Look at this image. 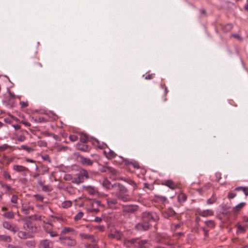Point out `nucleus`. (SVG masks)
<instances>
[{
	"label": "nucleus",
	"mask_w": 248,
	"mask_h": 248,
	"mask_svg": "<svg viewBox=\"0 0 248 248\" xmlns=\"http://www.w3.org/2000/svg\"><path fill=\"white\" fill-rule=\"evenodd\" d=\"M112 188L115 190V196L119 200L123 202H129L132 200L128 193V189L123 185L116 183L113 184Z\"/></svg>",
	"instance_id": "obj_1"
},
{
	"label": "nucleus",
	"mask_w": 248,
	"mask_h": 248,
	"mask_svg": "<svg viewBox=\"0 0 248 248\" xmlns=\"http://www.w3.org/2000/svg\"><path fill=\"white\" fill-rule=\"evenodd\" d=\"M124 244L126 247L133 246L138 248H149L150 246L147 240L140 239L139 238L126 239L124 241Z\"/></svg>",
	"instance_id": "obj_2"
},
{
	"label": "nucleus",
	"mask_w": 248,
	"mask_h": 248,
	"mask_svg": "<svg viewBox=\"0 0 248 248\" xmlns=\"http://www.w3.org/2000/svg\"><path fill=\"white\" fill-rule=\"evenodd\" d=\"M142 219L143 222L148 223L151 227L153 223L159 220V216L155 212H144L142 214Z\"/></svg>",
	"instance_id": "obj_3"
},
{
	"label": "nucleus",
	"mask_w": 248,
	"mask_h": 248,
	"mask_svg": "<svg viewBox=\"0 0 248 248\" xmlns=\"http://www.w3.org/2000/svg\"><path fill=\"white\" fill-rule=\"evenodd\" d=\"M59 241L65 246L73 247L77 244V241L71 236L59 235Z\"/></svg>",
	"instance_id": "obj_4"
},
{
	"label": "nucleus",
	"mask_w": 248,
	"mask_h": 248,
	"mask_svg": "<svg viewBox=\"0 0 248 248\" xmlns=\"http://www.w3.org/2000/svg\"><path fill=\"white\" fill-rule=\"evenodd\" d=\"M2 227L14 233L17 232L19 230L18 226L16 224L11 223L7 221L2 222Z\"/></svg>",
	"instance_id": "obj_5"
},
{
	"label": "nucleus",
	"mask_w": 248,
	"mask_h": 248,
	"mask_svg": "<svg viewBox=\"0 0 248 248\" xmlns=\"http://www.w3.org/2000/svg\"><path fill=\"white\" fill-rule=\"evenodd\" d=\"M100 170L102 172L110 173V178L111 179H116V177L115 176H117L118 172L115 169H113V168L109 166H103L100 169Z\"/></svg>",
	"instance_id": "obj_6"
},
{
	"label": "nucleus",
	"mask_w": 248,
	"mask_h": 248,
	"mask_svg": "<svg viewBox=\"0 0 248 248\" xmlns=\"http://www.w3.org/2000/svg\"><path fill=\"white\" fill-rule=\"evenodd\" d=\"M100 205V202L97 201H93L90 202L87 207L89 212L96 213L99 211L98 207Z\"/></svg>",
	"instance_id": "obj_7"
},
{
	"label": "nucleus",
	"mask_w": 248,
	"mask_h": 248,
	"mask_svg": "<svg viewBox=\"0 0 248 248\" xmlns=\"http://www.w3.org/2000/svg\"><path fill=\"white\" fill-rule=\"evenodd\" d=\"M138 210V206L136 205L129 204L123 206V212L124 213L132 214Z\"/></svg>",
	"instance_id": "obj_8"
},
{
	"label": "nucleus",
	"mask_w": 248,
	"mask_h": 248,
	"mask_svg": "<svg viewBox=\"0 0 248 248\" xmlns=\"http://www.w3.org/2000/svg\"><path fill=\"white\" fill-rule=\"evenodd\" d=\"M53 242L47 239L41 240L39 245L40 248H53Z\"/></svg>",
	"instance_id": "obj_9"
},
{
	"label": "nucleus",
	"mask_w": 248,
	"mask_h": 248,
	"mask_svg": "<svg viewBox=\"0 0 248 248\" xmlns=\"http://www.w3.org/2000/svg\"><path fill=\"white\" fill-rule=\"evenodd\" d=\"M13 169L17 172L22 173V175L23 176H26L27 175V172L29 171L28 168L21 165H15L13 166Z\"/></svg>",
	"instance_id": "obj_10"
},
{
	"label": "nucleus",
	"mask_w": 248,
	"mask_h": 248,
	"mask_svg": "<svg viewBox=\"0 0 248 248\" xmlns=\"http://www.w3.org/2000/svg\"><path fill=\"white\" fill-rule=\"evenodd\" d=\"M150 228V224L148 223L142 222L137 223L135 228L138 231H147Z\"/></svg>",
	"instance_id": "obj_11"
},
{
	"label": "nucleus",
	"mask_w": 248,
	"mask_h": 248,
	"mask_svg": "<svg viewBox=\"0 0 248 248\" xmlns=\"http://www.w3.org/2000/svg\"><path fill=\"white\" fill-rule=\"evenodd\" d=\"M68 234L76 235L77 234V232L72 228L64 227L62 229L61 233L59 235L64 236V235Z\"/></svg>",
	"instance_id": "obj_12"
},
{
	"label": "nucleus",
	"mask_w": 248,
	"mask_h": 248,
	"mask_svg": "<svg viewBox=\"0 0 248 248\" xmlns=\"http://www.w3.org/2000/svg\"><path fill=\"white\" fill-rule=\"evenodd\" d=\"M118 200H119L117 198H113L111 197H108L107 199V202L108 205L109 206V207L115 208L120 204L119 203Z\"/></svg>",
	"instance_id": "obj_13"
},
{
	"label": "nucleus",
	"mask_w": 248,
	"mask_h": 248,
	"mask_svg": "<svg viewBox=\"0 0 248 248\" xmlns=\"http://www.w3.org/2000/svg\"><path fill=\"white\" fill-rule=\"evenodd\" d=\"M23 228L29 232H33L36 230V228L32 226V223L30 221H27L24 224Z\"/></svg>",
	"instance_id": "obj_14"
},
{
	"label": "nucleus",
	"mask_w": 248,
	"mask_h": 248,
	"mask_svg": "<svg viewBox=\"0 0 248 248\" xmlns=\"http://www.w3.org/2000/svg\"><path fill=\"white\" fill-rule=\"evenodd\" d=\"M77 148L83 152H89L91 149L90 147L85 143H78L76 145Z\"/></svg>",
	"instance_id": "obj_15"
},
{
	"label": "nucleus",
	"mask_w": 248,
	"mask_h": 248,
	"mask_svg": "<svg viewBox=\"0 0 248 248\" xmlns=\"http://www.w3.org/2000/svg\"><path fill=\"white\" fill-rule=\"evenodd\" d=\"M79 158L81 163L84 166H92L93 164V161L89 158L81 156H80Z\"/></svg>",
	"instance_id": "obj_16"
},
{
	"label": "nucleus",
	"mask_w": 248,
	"mask_h": 248,
	"mask_svg": "<svg viewBox=\"0 0 248 248\" xmlns=\"http://www.w3.org/2000/svg\"><path fill=\"white\" fill-rule=\"evenodd\" d=\"M83 181L84 179L82 177L81 175H80L79 172L72 179V182L78 185L83 182Z\"/></svg>",
	"instance_id": "obj_17"
},
{
	"label": "nucleus",
	"mask_w": 248,
	"mask_h": 248,
	"mask_svg": "<svg viewBox=\"0 0 248 248\" xmlns=\"http://www.w3.org/2000/svg\"><path fill=\"white\" fill-rule=\"evenodd\" d=\"M198 214L199 215L203 217H207L208 216H212L214 215V212L211 210H205L203 211H198Z\"/></svg>",
	"instance_id": "obj_18"
},
{
	"label": "nucleus",
	"mask_w": 248,
	"mask_h": 248,
	"mask_svg": "<svg viewBox=\"0 0 248 248\" xmlns=\"http://www.w3.org/2000/svg\"><path fill=\"white\" fill-rule=\"evenodd\" d=\"M9 100L7 102V104L10 107H13L14 106V99L16 98L15 94L12 93L10 91H9Z\"/></svg>",
	"instance_id": "obj_19"
},
{
	"label": "nucleus",
	"mask_w": 248,
	"mask_h": 248,
	"mask_svg": "<svg viewBox=\"0 0 248 248\" xmlns=\"http://www.w3.org/2000/svg\"><path fill=\"white\" fill-rule=\"evenodd\" d=\"M163 185L170 188L171 189H174L176 188V184L171 180H166L164 181Z\"/></svg>",
	"instance_id": "obj_20"
},
{
	"label": "nucleus",
	"mask_w": 248,
	"mask_h": 248,
	"mask_svg": "<svg viewBox=\"0 0 248 248\" xmlns=\"http://www.w3.org/2000/svg\"><path fill=\"white\" fill-rule=\"evenodd\" d=\"M12 239L9 235L5 234L0 235V242L10 243L12 241Z\"/></svg>",
	"instance_id": "obj_21"
},
{
	"label": "nucleus",
	"mask_w": 248,
	"mask_h": 248,
	"mask_svg": "<svg viewBox=\"0 0 248 248\" xmlns=\"http://www.w3.org/2000/svg\"><path fill=\"white\" fill-rule=\"evenodd\" d=\"M175 214V211L172 208H170L166 211L164 212L163 215L164 217L167 218L174 216Z\"/></svg>",
	"instance_id": "obj_22"
},
{
	"label": "nucleus",
	"mask_w": 248,
	"mask_h": 248,
	"mask_svg": "<svg viewBox=\"0 0 248 248\" xmlns=\"http://www.w3.org/2000/svg\"><path fill=\"white\" fill-rule=\"evenodd\" d=\"M121 179L122 180L124 181L125 182H126L129 185H131L133 187V190H134L137 188V186L136 183L133 181L132 180L130 179H126V178H121Z\"/></svg>",
	"instance_id": "obj_23"
},
{
	"label": "nucleus",
	"mask_w": 248,
	"mask_h": 248,
	"mask_svg": "<svg viewBox=\"0 0 248 248\" xmlns=\"http://www.w3.org/2000/svg\"><path fill=\"white\" fill-rule=\"evenodd\" d=\"M122 236V233L119 231H115L114 233H111L109 235V237L111 238H115L117 240H119Z\"/></svg>",
	"instance_id": "obj_24"
},
{
	"label": "nucleus",
	"mask_w": 248,
	"mask_h": 248,
	"mask_svg": "<svg viewBox=\"0 0 248 248\" xmlns=\"http://www.w3.org/2000/svg\"><path fill=\"white\" fill-rule=\"evenodd\" d=\"M101 183L102 186L107 189H110L113 185L111 184L110 182L107 178H104Z\"/></svg>",
	"instance_id": "obj_25"
},
{
	"label": "nucleus",
	"mask_w": 248,
	"mask_h": 248,
	"mask_svg": "<svg viewBox=\"0 0 248 248\" xmlns=\"http://www.w3.org/2000/svg\"><path fill=\"white\" fill-rule=\"evenodd\" d=\"M104 154H105L106 157L109 159L114 158L116 155V153L114 151L110 150H109L108 152L105 151Z\"/></svg>",
	"instance_id": "obj_26"
},
{
	"label": "nucleus",
	"mask_w": 248,
	"mask_h": 248,
	"mask_svg": "<svg viewBox=\"0 0 248 248\" xmlns=\"http://www.w3.org/2000/svg\"><path fill=\"white\" fill-rule=\"evenodd\" d=\"M17 235L21 239H26L29 237V235L25 232L18 231Z\"/></svg>",
	"instance_id": "obj_27"
},
{
	"label": "nucleus",
	"mask_w": 248,
	"mask_h": 248,
	"mask_svg": "<svg viewBox=\"0 0 248 248\" xmlns=\"http://www.w3.org/2000/svg\"><path fill=\"white\" fill-rule=\"evenodd\" d=\"M89 136L85 134H82L80 135V141L82 143H86L89 140Z\"/></svg>",
	"instance_id": "obj_28"
},
{
	"label": "nucleus",
	"mask_w": 248,
	"mask_h": 248,
	"mask_svg": "<svg viewBox=\"0 0 248 248\" xmlns=\"http://www.w3.org/2000/svg\"><path fill=\"white\" fill-rule=\"evenodd\" d=\"M80 173V175L82 176V177L84 179V178L87 179L89 178V175L88 171L84 169H82L80 170L79 171Z\"/></svg>",
	"instance_id": "obj_29"
},
{
	"label": "nucleus",
	"mask_w": 248,
	"mask_h": 248,
	"mask_svg": "<svg viewBox=\"0 0 248 248\" xmlns=\"http://www.w3.org/2000/svg\"><path fill=\"white\" fill-rule=\"evenodd\" d=\"M72 205V202L70 201H65L62 202V207L63 208H68Z\"/></svg>",
	"instance_id": "obj_30"
},
{
	"label": "nucleus",
	"mask_w": 248,
	"mask_h": 248,
	"mask_svg": "<svg viewBox=\"0 0 248 248\" xmlns=\"http://www.w3.org/2000/svg\"><path fill=\"white\" fill-rule=\"evenodd\" d=\"M10 149V150H14V148L13 147L10 146L7 144H4L2 145H0V152H2L4 151H5L6 150L8 149Z\"/></svg>",
	"instance_id": "obj_31"
},
{
	"label": "nucleus",
	"mask_w": 248,
	"mask_h": 248,
	"mask_svg": "<svg viewBox=\"0 0 248 248\" xmlns=\"http://www.w3.org/2000/svg\"><path fill=\"white\" fill-rule=\"evenodd\" d=\"M246 205L245 202H241L233 208L234 212H238L240 211L245 205Z\"/></svg>",
	"instance_id": "obj_32"
},
{
	"label": "nucleus",
	"mask_w": 248,
	"mask_h": 248,
	"mask_svg": "<svg viewBox=\"0 0 248 248\" xmlns=\"http://www.w3.org/2000/svg\"><path fill=\"white\" fill-rule=\"evenodd\" d=\"M186 196L184 193H181L178 196V200L179 202H184L186 200Z\"/></svg>",
	"instance_id": "obj_33"
},
{
	"label": "nucleus",
	"mask_w": 248,
	"mask_h": 248,
	"mask_svg": "<svg viewBox=\"0 0 248 248\" xmlns=\"http://www.w3.org/2000/svg\"><path fill=\"white\" fill-rule=\"evenodd\" d=\"M3 216L8 219H12L14 217V214L13 212H7L4 213Z\"/></svg>",
	"instance_id": "obj_34"
},
{
	"label": "nucleus",
	"mask_w": 248,
	"mask_h": 248,
	"mask_svg": "<svg viewBox=\"0 0 248 248\" xmlns=\"http://www.w3.org/2000/svg\"><path fill=\"white\" fill-rule=\"evenodd\" d=\"M217 201V197L216 196L213 194L211 198L209 199L207 201V203L208 204H211L214 203H215Z\"/></svg>",
	"instance_id": "obj_35"
},
{
	"label": "nucleus",
	"mask_w": 248,
	"mask_h": 248,
	"mask_svg": "<svg viewBox=\"0 0 248 248\" xmlns=\"http://www.w3.org/2000/svg\"><path fill=\"white\" fill-rule=\"evenodd\" d=\"M44 230H45L46 233H48V232H50L52 230V225L51 224H46L44 225L43 227Z\"/></svg>",
	"instance_id": "obj_36"
},
{
	"label": "nucleus",
	"mask_w": 248,
	"mask_h": 248,
	"mask_svg": "<svg viewBox=\"0 0 248 248\" xmlns=\"http://www.w3.org/2000/svg\"><path fill=\"white\" fill-rule=\"evenodd\" d=\"M21 149L26 151L28 153H31L34 151V149L26 145H22L21 146Z\"/></svg>",
	"instance_id": "obj_37"
},
{
	"label": "nucleus",
	"mask_w": 248,
	"mask_h": 248,
	"mask_svg": "<svg viewBox=\"0 0 248 248\" xmlns=\"http://www.w3.org/2000/svg\"><path fill=\"white\" fill-rule=\"evenodd\" d=\"M84 213L82 212H79L75 217L74 219L76 221L80 220L83 216Z\"/></svg>",
	"instance_id": "obj_38"
},
{
	"label": "nucleus",
	"mask_w": 248,
	"mask_h": 248,
	"mask_svg": "<svg viewBox=\"0 0 248 248\" xmlns=\"http://www.w3.org/2000/svg\"><path fill=\"white\" fill-rule=\"evenodd\" d=\"M205 223L207 226V227L212 228L215 226L214 221L213 220H208L205 222Z\"/></svg>",
	"instance_id": "obj_39"
},
{
	"label": "nucleus",
	"mask_w": 248,
	"mask_h": 248,
	"mask_svg": "<svg viewBox=\"0 0 248 248\" xmlns=\"http://www.w3.org/2000/svg\"><path fill=\"white\" fill-rule=\"evenodd\" d=\"M232 28V24H228L224 27V31H229Z\"/></svg>",
	"instance_id": "obj_40"
},
{
	"label": "nucleus",
	"mask_w": 248,
	"mask_h": 248,
	"mask_svg": "<svg viewBox=\"0 0 248 248\" xmlns=\"http://www.w3.org/2000/svg\"><path fill=\"white\" fill-rule=\"evenodd\" d=\"M79 236L81 238L88 239H89L90 235L85 233H80Z\"/></svg>",
	"instance_id": "obj_41"
},
{
	"label": "nucleus",
	"mask_w": 248,
	"mask_h": 248,
	"mask_svg": "<svg viewBox=\"0 0 248 248\" xmlns=\"http://www.w3.org/2000/svg\"><path fill=\"white\" fill-rule=\"evenodd\" d=\"M48 233L49 234L51 237H55L59 236V234L56 232L52 231V230L50 232H48Z\"/></svg>",
	"instance_id": "obj_42"
},
{
	"label": "nucleus",
	"mask_w": 248,
	"mask_h": 248,
	"mask_svg": "<svg viewBox=\"0 0 248 248\" xmlns=\"http://www.w3.org/2000/svg\"><path fill=\"white\" fill-rule=\"evenodd\" d=\"M131 166H132L134 168L139 169L140 168L139 164L138 162L134 161L133 162H130Z\"/></svg>",
	"instance_id": "obj_43"
},
{
	"label": "nucleus",
	"mask_w": 248,
	"mask_h": 248,
	"mask_svg": "<svg viewBox=\"0 0 248 248\" xmlns=\"http://www.w3.org/2000/svg\"><path fill=\"white\" fill-rule=\"evenodd\" d=\"M245 231L244 227L241 225H238L237 232L238 233L244 232Z\"/></svg>",
	"instance_id": "obj_44"
},
{
	"label": "nucleus",
	"mask_w": 248,
	"mask_h": 248,
	"mask_svg": "<svg viewBox=\"0 0 248 248\" xmlns=\"http://www.w3.org/2000/svg\"><path fill=\"white\" fill-rule=\"evenodd\" d=\"M3 177L6 179H8L9 180H11V177L10 174H9V173H8L7 171H4V173H3Z\"/></svg>",
	"instance_id": "obj_45"
},
{
	"label": "nucleus",
	"mask_w": 248,
	"mask_h": 248,
	"mask_svg": "<svg viewBox=\"0 0 248 248\" xmlns=\"http://www.w3.org/2000/svg\"><path fill=\"white\" fill-rule=\"evenodd\" d=\"M17 198H18L16 195H13L11 197V202L14 203H16L17 201Z\"/></svg>",
	"instance_id": "obj_46"
},
{
	"label": "nucleus",
	"mask_w": 248,
	"mask_h": 248,
	"mask_svg": "<svg viewBox=\"0 0 248 248\" xmlns=\"http://www.w3.org/2000/svg\"><path fill=\"white\" fill-rule=\"evenodd\" d=\"M236 196V193L232 192H230L228 193V197L229 199H233Z\"/></svg>",
	"instance_id": "obj_47"
},
{
	"label": "nucleus",
	"mask_w": 248,
	"mask_h": 248,
	"mask_svg": "<svg viewBox=\"0 0 248 248\" xmlns=\"http://www.w3.org/2000/svg\"><path fill=\"white\" fill-rule=\"evenodd\" d=\"M88 240H90L91 242L95 243L97 242V239L94 237V235H90L89 239Z\"/></svg>",
	"instance_id": "obj_48"
},
{
	"label": "nucleus",
	"mask_w": 248,
	"mask_h": 248,
	"mask_svg": "<svg viewBox=\"0 0 248 248\" xmlns=\"http://www.w3.org/2000/svg\"><path fill=\"white\" fill-rule=\"evenodd\" d=\"M34 197H35L36 199L38 201L41 202H42L43 201L44 197L41 195L36 194L34 195Z\"/></svg>",
	"instance_id": "obj_49"
},
{
	"label": "nucleus",
	"mask_w": 248,
	"mask_h": 248,
	"mask_svg": "<svg viewBox=\"0 0 248 248\" xmlns=\"http://www.w3.org/2000/svg\"><path fill=\"white\" fill-rule=\"evenodd\" d=\"M86 248H98V246L95 244H88L85 246Z\"/></svg>",
	"instance_id": "obj_50"
},
{
	"label": "nucleus",
	"mask_w": 248,
	"mask_h": 248,
	"mask_svg": "<svg viewBox=\"0 0 248 248\" xmlns=\"http://www.w3.org/2000/svg\"><path fill=\"white\" fill-rule=\"evenodd\" d=\"M2 187L6 189L8 191H10L12 190L11 187L7 184H4L2 185Z\"/></svg>",
	"instance_id": "obj_51"
},
{
	"label": "nucleus",
	"mask_w": 248,
	"mask_h": 248,
	"mask_svg": "<svg viewBox=\"0 0 248 248\" xmlns=\"http://www.w3.org/2000/svg\"><path fill=\"white\" fill-rule=\"evenodd\" d=\"M69 139L72 141H75L78 140V137L75 135H70Z\"/></svg>",
	"instance_id": "obj_52"
},
{
	"label": "nucleus",
	"mask_w": 248,
	"mask_h": 248,
	"mask_svg": "<svg viewBox=\"0 0 248 248\" xmlns=\"http://www.w3.org/2000/svg\"><path fill=\"white\" fill-rule=\"evenodd\" d=\"M202 230L203 231V232H204V236L205 237H208V230L206 229V228L204 227H202Z\"/></svg>",
	"instance_id": "obj_53"
},
{
	"label": "nucleus",
	"mask_w": 248,
	"mask_h": 248,
	"mask_svg": "<svg viewBox=\"0 0 248 248\" xmlns=\"http://www.w3.org/2000/svg\"><path fill=\"white\" fill-rule=\"evenodd\" d=\"M216 180L217 181H219V180L221 179V173L219 172H217L216 173Z\"/></svg>",
	"instance_id": "obj_54"
},
{
	"label": "nucleus",
	"mask_w": 248,
	"mask_h": 248,
	"mask_svg": "<svg viewBox=\"0 0 248 248\" xmlns=\"http://www.w3.org/2000/svg\"><path fill=\"white\" fill-rule=\"evenodd\" d=\"M38 184L41 186H43L44 185V181H42L41 178L38 179Z\"/></svg>",
	"instance_id": "obj_55"
},
{
	"label": "nucleus",
	"mask_w": 248,
	"mask_h": 248,
	"mask_svg": "<svg viewBox=\"0 0 248 248\" xmlns=\"http://www.w3.org/2000/svg\"><path fill=\"white\" fill-rule=\"evenodd\" d=\"M154 74H149L145 77L146 79H151L153 78Z\"/></svg>",
	"instance_id": "obj_56"
},
{
	"label": "nucleus",
	"mask_w": 248,
	"mask_h": 248,
	"mask_svg": "<svg viewBox=\"0 0 248 248\" xmlns=\"http://www.w3.org/2000/svg\"><path fill=\"white\" fill-rule=\"evenodd\" d=\"M246 189V187H242V186H238L235 188L234 190L235 191H239L240 190H242V191L243 190H245Z\"/></svg>",
	"instance_id": "obj_57"
},
{
	"label": "nucleus",
	"mask_w": 248,
	"mask_h": 248,
	"mask_svg": "<svg viewBox=\"0 0 248 248\" xmlns=\"http://www.w3.org/2000/svg\"><path fill=\"white\" fill-rule=\"evenodd\" d=\"M73 177H72V176L70 174H67L65 176V179L66 180H71Z\"/></svg>",
	"instance_id": "obj_58"
},
{
	"label": "nucleus",
	"mask_w": 248,
	"mask_h": 248,
	"mask_svg": "<svg viewBox=\"0 0 248 248\" xmlns=\"http://www.w3.org/2000/svg\"><path fill=\"white\" fill-rule=\"evenodd\" d=\"M20 104L22 106V107H26L28 106V103L27 102H21L20 103Z\"/></svg>",
	"instance_id": "obj_59"
},
{
	"label": "nucleus",
	"mask_w": 248,
	"mask_h": 248,
	"mask_svg": "<svg viewBox=\"0 0 248 248\" xmlns=\"http://www.w3.org/2000/svg\"><path fill=\"white\" fill-rule=\"evenodd\" d=\"M7 248H21L19 246H14L13 245H10V244H9L8 246H7Z\"/></svg>",
	"instance_id": "obj_60"
},
{
	"label": "nucleus",
	"mask_w": 248,
	"mask_h": 248,
	"mask_svg": "<svg viewBox=\"0 0 248 248\" xmlns=\"http://www.w3.org/2000/svg\"><path fill=\"white\" fill-rule=\"evenodd\" d=\"M25 139L24 136H20L17 138V140L20 141H23Z\"/></svg>",
	"instance_id": "obj_61"
},
{
	"label": "nucleus",
	"mask_w": 248,
	"mask_h": 248,
	"mask_svg": "<svg viewBox=\"0 0 248 248\" xmlns=\"http://www.w3.org/2000/svg\"><path fill=\"white\" fill-rule=\"evenodd\" d=\"M43 158L45 160H47L49 162H50V159L49 158V157L48 156V155H46L44 156H43Z\"/></svg>",
	"instance_id": "obj_62"
},
{
	"label": "nucleus",
	"mask_w": 248,
	"mask_h": 248,
	"mask_svg": "<svg viewBox=\"0 0 248 248\" xmlns=\"http://www.w3.org/2000/svg\"><path fill=\"white\" fill-rule=\"evenodd\" d=\"M35 66V68L36 69H39L42 67V65L41 63H36Z\"/></svg>",
	"instance_id": "obj_63"
},
{
	"label": "nucleus",
	"mask_w": 248,
	"mask_h": 248,
	"mask_svg": "<svg viewBox=\"0 0 248 248\" xmlns=\"http://www.w3.org/2000/svg\"><path fill=\"white\" fill-rule=\"evenodd\" d=\"M243 191L244 192V193L246 196H248V187H246V189L245 190H243Z\"/></svg>",
	"instance_id": "obj_64"
}]
</instances>
